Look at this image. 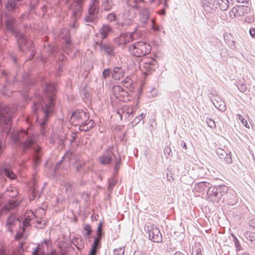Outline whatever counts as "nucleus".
<instances>
[{"mask_svg":"<svg viewBox=\"0 0 255 255\" xmlns=\"http://www.w3.org/2000/svg\"><path fill=\"white\" fill-rule=\"evenodd\" d=\"M56 88L51 83H47L44 89L45 99H38L34 101L32 107V112L37 114L36 120H38L39 113L44 114L43 119L40 123L41 130L40 134L45 136V126L48 120L49 115L52 113L54 106V100L56 96Z\"/></svg>","mask_w":255,"mask_h":255,"instance_id":"1","label":"nucleus"},{"mask_svg":"<svg viewBox=\"0 0 255 255\" xmlns=\"http://www.w3.org/2000/svg\"><path fill=\"white\" fill-rule=\"evenodd\" d=\"M12 141L15 144H21L22 150L25 152L32 147L34 142V135H30L27 131L22 130L17 133H12Z\"/></svg>","mask_w":255,"mask_h":255,"instance_id":"2","label":"nucleus"},{"mask_svg":"<svg viewBox=\"0 0 255 255\" xmlns=\"http://www.w3.org/2000/svg\"><path fill=\"white\" fill-rule=\"evenodd\" d=\"M89 118V114L82 110H77L72 113L70 118V122L74 125H77L81 123L82 125L80 126L79 129L81 130L87 131L92 127H86L90 124L92 120H90L88 123L87 120Z\"/></svg>","mask_w":255,"mask_h":255,"instance_id":"3","label":"nucleus"},{"mask_svg":"<svg viewBox=\"0 0 255 255\" xmlns=\"http://www.w3.org/2000/svg\"><path fill=\"white\" fill-rule=\"evenodd\" d=\"M13 115V111L7 106L0 110V126L3 128L2 132L7 135L11 128V122Z\"/></svg>","mask_w":255,"mask_h":255,"instance_id":"4","label":"nucleus"},{"mask_svg":"<svg viewBox=\"0 0 255 255\" xmlns=\"http://www.w3.org/2000/svg\"><path fill=\"white\" fill-rule=\"evenodd\" d=\"M83 1L84 0H76L71 3L68 4L69 12L71 16V24L69 25V26L71 28L77 29L78 27L76 21L81 16Z\"/></svg>","mask_w":255,"mask_h":255,"instance_id":"5","label":"nucleus"},{"mask_svg":"<svg viewBox=\"0 0 255 255\" xmlns=\"http://www.w3.org/2000/svg\"><path fill=\"white\" fill-rule=\"evenodd\" d=\"M151 47L150 44L143 42L138 41L131 44L129 47V52L132 56L140 57L150 53Z\"/></svg>","mask_w":255,"mask_h":255,"instance_id":"6","label":"nucleus"},{"mask_svg":"<svg viewBox=\"0 0 255 255\" xmlns=\"http://www.w3.org/2000/svg\"><path fill=\"white\" fill-rule=\"evenodd\" d=\"M99 12V1L98 0H92L88 9L89 15L85 18L87 23H95L98 20V15Z\"/></svg>","mask_w":255,"mask_h":255,"instance_id":"7","label":"nucleus"},{"mask_svg":"<svg viewBox=\"0 0 255 255\" xmlns=\"http://www.w3.org/2000/svg\"><path fill=\"white\" fill-rule=\"evenodd\" d=\"M111 92L114 96L120 101L127 102L130 100V94L121 86H113Z\"/></svg>","mask_w":255,"mask_h":255,"instance_id":"8","label":"nucleus"},{"mask_svg":"<svg viewBox=\"0 0 255 255\" xmlns=\"http://www.w3.org/2000/svg\"><path fill=\"white\" fill-rule=\"evenodd\" d=\"M146 232L148 234L150 240L154 243H161L162 242V237L159 229L153 225L146 226L145 227Z\"/></svg>","mask_w":255,"mask_h":255,"instance_id":"9","label":"nucleus"},{"mask_svg":"<svg viewBox=\"0 0 255 255\" xmlns=\"http://www.w3.org/2000/svg\"><path fill=\"white\" fill-rule=\"evenodd\" d=\"M251 9L249 6L244 5H238L234 7L230 11L231 16L240 17L244 15L245 13H251Z\"/></svg>","mask_w":255,"mask_h":255,"instance_id":"10","label":"nucleus"},{"mask_svg":"<svg viewBox=\"0 0 255 255\" xmlns=\"http://www.w3.org/2000/svg\"><path fill=\"white\" fill-rule=\"evenodd\" d=\"M140 64L143 65V68L147 74H150L152 71H154L157 66V62L153 58L147 57L142 59Z\"/></svg>","mask_w":255,"mask_h":255,"instance_id":"11","label":"nucleus"},{"mask_svg":"<svg viewBox=\"0 0 255 255\" xmlns=\"http://www.w3.org/2000/svg\"><path fill=\"white\" fill-rule=\"evenodd\" d=\"M100 50L102 53L112 57L115 56V47L109 42L101 41L99 43Z\"/></svg>","mask_w":255,"mask_h":255,"instance_id":"12","label":"nucleus"},{"mask_svg":"<svg viewBox=\"0 0 255 255\" xmlns=\"http://www.w3.org/2000/svg\"><path fill=\"white\" fill-rule=\"evenodd\" d=\"M238 201V198L236 192L233 189L228 188L227 193H225V196L224 197L222 201L226 202L228 205H234Z\"/></svg>","mask_w":255,"mask_h":255,"instance_id":"13","label":"nucleus"},{"mask_svg":"<svg viewBox=\"0 0 255 255\" xmlns=\"http://www.w3.org/2000/svg\"><path fill=\"white\" fill-rule=\"evenodd\" d=\"M113 148V146L110 147L106 152L99 157V161L101 164L108 165L112 162L113 156L115 157V154L112 151Z\"/></svg>","mask_w":255,"mask_h":255,"instance_id":"14","label":"nucleus"},{"mask_svg":"<svg viewBox=\"0 0 255 255\" xmlns=\"http://www.w3.org/2000/svg\"><path fill=\"white\" fill-rule=\"evenodd\" d=\"M207 200L214 203H218L221 201L217 194V190L215 186H210L206 192Z\"/></svg>","mask_w":255,"mask_h":255,"instance_id":"15","label":"nucleus"},{"mask_svg":"<svg viewBox=\"0 0 255 255\" xmlns=\"http://www.w3.org/2000/svg\"><path fill=\"white\" fill-rule=\"evenodd\" d=\"M205 11L208 13L214 12L218 7L217 0H206L203 5Z\"/></svg>","mask_w":255,"mask_h":255,"instance_id":"16","label":"nucleus"},{"mask_svg":"<svg viewBox=\"0 0 255 255\" xmlns=\"http://www.w3.org/2000/svg\"><path fill=\"white\" fill-rule=\"evenodd\" d=\"M15 36L17 38V44L18 45L19 49L22 52H24V49L23 48V46H26L28 48V46H27L28 44L26 39L24 35L22 34L20 32L18 31L15 34Z\"/></svg>","mask_w":255,"mask_h":255,"instance_id":"17","label":"nucleus"},{"mask_svg":"<svg viewBox=\"0 0 255 255\" xmlns=\"http://www.w3.org/2000/svg\"><path fill=\"white\" fill-rule=\"evenodd\" d=\"M144 0H126L127 4L131 8L139 10L144 6Z\"/></svg>","mask_w":255,"mask_h":255,"instance_id":"18","label":"nucleus"},{"mask_svg":"<svg viewBox=\"0 0 255 255\" xmlns=\"http://www.w3.org/2000/svg\"><path fill=\"white\" fill-rule=\"evenodd\" d=\"M133 112V110L132 107L127 105L123 106L121 109L117 111V114L120 116L121 119L124 116L125 118H128Z\"/></svg>","mask_w":255,"mask_h":255,"instance_id":"19","label":"nucleus"},{"mask_svg":"<svg viewBox=\"0 0 255 255\" xmlns=\"http://www.w3.org/2000/svg\"><path fill=\"white\" fill-rule=\"evenodd\" d=\"M150 14L147 8L142 7L139 12L140 21L143 27H145L148 20L149 19Z\"/></svg>","mask_w":255,"mask_h":255,"instance_id":"20","label":"nucleus"},{"mask_svg":"<svg viewBox=\"0 0 255 255\" xmlns=\"http://www.w3.org/2000/svg\"><path fill=\"white\" fill-rule=\"evenodd\" d=\"M125 69L120 67H115L112 70V78L116 80H119L124 77Z\"/></svg>","mask_w":255,"mask_h":255,"instance_id":"21","label":"nucleus"},{"mask_svg":"<svg viewBox=\"0 0 255 255\" xmlns=\"http://www.w3.org/2000/svg\"><path fill=\"white\" fill-rule=\"evenodd\" d=\"M15 22V18L12 17L5 21V28L7 31L14 35L19 31L14 27Z\"/></svg>","mask_w":255,"mask_h":255,"instance_id":"22","label":"nucleus"},{"mask_svg":"<svg viewBox=\"0 0 255 255\" xmlns=\"http://www.w3.org/2000/svg\"><path fill=\"white\" fill-rule=\"evenodd\" d=\"M30 148H32L34 151V155L33 157V162H34V168H35L36 166L39 164L41 162V159L40 156L38 155L40 151V147L34 144V142H33V145Z\"/></svg>","mask_w":255,"mask_h":255,"instance_id":"23","label":"nucleus"},{"mask_svg":"<svg viewBox=\"0 0 255 255\" xmlns=\"http://www.w3.org/2000/svg\"><path fill=\"white\" fill-rule=\"evenodd\" d=\"M215 186L217 190V194L220 197V200L222 201L224 197L225 196V193H227L228 187L224 184Z\"/></svg>","mask_w":255,"mask_h":255,"instance_id":"24","label":"nucleus"},{"mask_svg":"<svg viewBox=\"0 0 255 255\" xmlns=\"http://www.w3.org/2000/svg\"><path fill=\"white\" fill-rule=\"evenodd\" d=\"M130 32L121 33L119 36V42L121 44H126L132 41Z\"/></svg>","mask_w":255,"mask_h":255,"instance_id":"25","label":"nucleus"},{"mask_svg":"<svg viewBox=\"0 0 255 255\" xmlns=\"http://www.w3.org/2000/svg\"><path fill=\"white\" fill-rule=\"evenodd\" d=\"M15 223V216L13 214L10 215L7 219L5 226L7 230L10 232L12 233V227H13Z\"/></svg>","mask_w":255,"mask_h":255,"instance_id":"26","label":"nucleus"},{"mask_svg":"<svg viewBox=\"0 0 255 255\" xmlns=\"http://www.w3.org/2000/svg\"><path fill=\"white\" fill-rule=\"evenodd\" d=\"M209 183L207 182H200L196 183L194 185V189L198 192H202L205 189L209 188Z\"/></svg>","mask_w":255,"mask_h":255,"instance_id":"27","label":"nucleus"},{"mask_svg":"<svg viewBox=\"0 0 255 255\" xmlns=\"http://www.w3.org/2000/svg\"><path fill=\"white\" fill-rule=\"evenodd\" d=\"M112 27L108 24H104L100 29L99 33L101 35L102 39H105L112 31Z\"/></svg>","mask_w":255,"mask_h":255,"instance_id":"28","label":"nucleus"},{"mask_svg":"<svg viewBox=\"0 0 255 255\" xmlns=\"http://www.w3.org/2000/svg\"><path fill=\"white\" fill-rule=\"evenodd\" d=\"M232 0H217L218 2V5L220 7L222 10H226L229 7L230 4Z\"/></svg>","mask_w":255,"mask_h":255,"instance_id":"29","label":"nucleus"},{"mask_svg":"<svg viewBox=\"0 0 255 255\" xmlns=\"http://www.w3.org/2000/svg\"><path fill=\"white\" fill-rule=\"evenodd\" d=\"M20 0H8L6 5V8L8 11L15 10V8L17 7V2Z\"/></svg>","mask_w":255,"mask_h":255,"instance_id":"30","label":"nucleus"},{"mask_svg":"<svg viewBox=\"0 0 255 255\" xmlns=\"http://www.w3.org/2000/svg\"><path fill=\"white\" fill-rule=\"evenodd\" d=\"M114 5L112 0H103L102 8L105 11H110Z\"/></svg>","mask_w":255,"mask_h":255,"instance_id":"31","label":"nucleus"},{"mask_svg":"<svg viewBox=\"0 0 255 255\" xmlns=\"http://www.w3.org/2000/svg\"><path fill=\"white\" fill-rule=\"evenodd\" d=\"M65 49L67 48L69 51L72 48V42L69 33L65 34Z\"/></svg>","mask_w":255,"mask_h":255,"instance_id":"32","label":"nucleus"},{"mask_svg":"<svg viewBox=\"0 0 255 255\" xmlns=\"http://www.w3.org/2000/svg\"><path fill=\"white\" fill-rule=\"evenodd\" d=\"M122 159L121 157L117 158L116 156L115 157V167H114V175H117L118 173L119 170L120 168V165L121 164Z\"/></svg>","mask_w":255,"mask_h":255,"instance_id":"33","label":"nucleus"},{"mask_svg":"<svg viewBox=\"0 0 255 255\" xmlns=\"http://www.w3.org/2000/svg\"><path fill=\"white\" fill-rule=\"evenodd\" d=\"M64 60V55H61L60 60L58 62L57 64L58 65V68L57 71L56 75L58 76H61L62 75L63 71V65L62 60Z\"/></svg>","mask_w":255,"mask_h":255,"instance_id":"34","label":"nucleus"},{"mask_svg":"<svg viewBox=\"0 0 255 255\" xmlns=\"http://www.w3.org/2000/svg\"><path fill=\"white\" fill-rule=\"evenodd\" d=\"M213 104L215 107L221 111L224 112L226 109L225 104L222 100H220L219 102L217 101L215 102H213Z\"/></svg>","mask_w":255,"mask_h":255,"instance_id":"35","label":"nucleus"},{"mask_svg":"<svg viewBox=\"0 0 255 255\" xmlns=\"http://www.w3.org/2000/svg\"><path fill=\"white\" fill-rule=\"evenodd\" d=\"M237 86L238 89L241 92H245L247 90V87L246 84H245L244 80H240L237 84Z\"/></svg>","mask_w":255,"mask_h":255,"instance_id":"36","label":"nucleus"},{"mask_svg":"<svg viewBox=\"0 0 255 255\" xmlns=\"http://www.w3.org/2000/svg\"><path fill=\"white\" fill-rule=\"evenodd\" d=\"M115 176V175H114L113 177L110 178L108 181V189L110 191L113 190L114 186L118 182L117 179L114 177Z\"/></svg>","mask_w":255,"mask_h":255,"instance_id":"37","label":"nucleus"},{"mask_svg":"<svg viewBox=\"0 0 255 255\" xmlns=\"http://www.w3.org/2000/svg\"><path fill=\"white\" fill-rule=\"evenodd\" d=\"M244 237L251 243L255 241V233L247 231L244 234Z\"/></svg>","mask_w":255,"mask_h":255,"instance_id":"38","label":"nucleus"},{"mask_svg":"<svg viewBox=\"0 0 255 255\" xmlns=\"http://www.w3.org/2000/svg\"><path fill=\"white\" fill-rule=\"evenodd\" d=\"M231 236L232 237V238L233 239V241L234 242L235 246L236 247V252H239L241 250H242V246L240 243L239 241L236 237V236L233 234H231Z\"/></svg>","mask_w":255,"mask_h":255,"instance_id":"39","label":"nucleus"},{"mask_svg":"<svg viewBox=\"0 0 255 255\" xmlns=\"http://www.w3.org/2000/svg\"><path fill=\"white\" fill-rule=\"evenodd\" d=\"M3 173L4 175L8 178L10 179H13L15 178V174L11 170H9L7 168H4L3 170Z\"/></svg>","mask_w":255,"mask_h":255,"instance_id":"40","label":"nucleus"},{"mask_svg":"<svg viewBox=\"0 0 255 255\" xmlns=\"http://www.w3.org/2000/svg\"><path fill=\"white\" fill-rule=\"evenodd\" d=\"M84 231L85 233H83V235L85 236H87L89 237L92 233V229L90 225L86 224L85 225L84 228Z\"/></svg>","mask_w":255,"mask_h":255,"instance_id":"41","label":"nucleus"},{"mask_svg":"<svg viewBox=\"0 0 255 255\" xmlns=\"http://www.w3.org/2000/svg\"><path fill=\"white\" fill-rule=\"evenodd\" d=\"M23 82L28 86L33 84V82L31 81V79H30L29 75L27 73L23 76Z\"/></svg>","mask_w":255,"mask_h":255,"instance_id":"42","label":"nucleus"},{"mask_svg":"<svg viewBox=\"0 0 255 255\" xmlns=\"http://www.w3.org/2000/svg\"><path fill=\"white\" fill-rule=\"evenodd\" d=\"M125 247H122L114 250V255H124Z\"/></svg>","mask_w":255,"mask_h":255,"instance_id":"43","label":"nucleus"},{"mask_svg":"<svg viewBox=\"0 0 255 255\" xmlns=\"http://www.w3.org/2000/svg\"><path fill=\"white\" fill-rule=\"evenodd\" d=\"M117 18V15L114 12H111L108 14L106 17L107 20L110 22L116 21Z\"/></svg>","mask_w":255,"mask_h":255,"instance_id":"44","label":"nucleus"},{"mask_svg":"<svg viewBox=\"0 0 255 255\" xmlns=\"http://www.w3.org/2000/svg\"><path fill=\"white\" fill-rule=\"evenodd\" d=\"M216 153L219 156L220 159L225 158L227 155V153L223 149L218 148L216 150Z\"/></svg>","mask_w":255,"mask_h":255,"instance_id":"45","label":"nucleus"},{"mask_svg":"<svg viewBox=\"0 0 255 255\" xmlns=\"http://www.w3.org/2000/svg\"><path fill=\"white\" fill-rule=\"evenodd\" d=\"M206 123L208 126L212 129L216 128V124L215 121L211 119H207Z\"/></svg>","mask_w":255,"mask_h":255,"instance_id":"46","label":"nucleus"},{"mask_svg":"<svg viewBox=\"0 0 255 255\" xmlns=\"http://www.w3.org/2000/svg\"><path fill=\"white\" fill-rule=\"evenodd\" d=\"M112 74V71L110 69L107 68L105 69L102 73V75L103 78L105 79H107L108 77L110 76L111 74Z\"/></svg>","mask_w":255,"mask_h":255,"instance_id":"47","label":"nucleus"},{"mask_svg":"<svg viewBox=\"0 0 255 255\" xmlns=\"http://www.w3.org/2000/svg\"><path fill=\"white\" fill-rule=\"evenodd\" d=\"M101 240L100 239L95 238L92 247H94L98 249L100 248L101 247Z\"/></svg>","mask_w":255,"mask_h":255,"instance_id":"48","label":"nucleus"},{"mask_svg":"<svg viewBox=\"0 0 255 255\" xmlns=\"http://www.w3.org/2000/svg\"><path fill=\"white\" fill-rule=\"evenodd\" d=\"M254 20L255 19L254 15L251 13L250 15H248L245 17V21L250 23L253 22Z\"/></svg>","mask_w":255,"mask_h":255,"instance_id":"49","label":"nucleus"},{"mask_svg":"<svg viewBox=\"0 0 255 255\" xmlns=\"http://www.w3.org/2000/svg\"><path fill=\"white\" fill-rule=\"evenodd\" d=\"M57 246L61 250L60 255H64L63 247H64V242L63 240L59 241L57 243Z\"/></svg>","mask_w":255,"mask_h":255,"instance_id":"50","label":"nucleus"},{"mask_svg":"<svg viewBox=\"0 0 255 255\" xmlns=\"http://www.w3.org/2000/svg\"><path fill=\"white\" fill-rule=\"evenodd\" d=\"M130 33V35H131V37L132 38V41L136 39L140 36V34L139 33L137 32V31L136 30H134L133 32H131Z\"/></svg>","mask_w":255,"mask_h":255,"instance_id":"51","label":"nucleus"},{"mask_svg":"<svg viewBox=\"0 0 255 255\" xmlns=\"http://www.w3.org/2000/svg\"><path fill=\"white\" fill-rule=\"evenodd\" d=\"M143 118V114L141 113L137 116L133 121L135 124H137Z\"/></svg>","mask_w":255,"mask_h":255,"instance_id":"52","label":"nucleus"},{"mask_svg":"<svg viewBox=\"0 0 255 255\" xmlns=\"http://www.w3.org/2000/svg\"><path fill=\"white\" fill-rule=\"evenodd\" d=\"M248 224L251 228L255 229V218H251L249 221Z\"/></svg>","mask_w":255,"mask_h":255,"instance_id":"53","label":"nucleus"},{"mask_svg":"<svg viewBox=\"0 0 255 255\" xmlns=\"http://www.w3.org/2000/svg\"><path fill=\"white\" fill-rule=\"evenodd\" d=\"M237 116H238V119L242 122V124L245 127H247V126L248 125L247 121L244 119L243 117L241 115H240V114H238Z\"/></svg>","mask_w":255,"mask_h":255,"instance_id":"54","label":"nucleus"},{"mask_svg":"<svg viewBox=\"0 0 255 255\" xmlns=\"http://www.w3.org/2000/svg\"><path fill=\"white\" fill-rule=\"evenodd\" d=\"M223 159H224L225 161L228 164H230L232 162V159L230 154H227V155H226L225 158H223Z\"/></svg>","mask_w":255,"mask_h":255,"instance_id":"55","label":"nucleus"},{"mask_svg":"<svg viewBox=\"0 0 255 255\" xmlns=\"http://www.w3.org/2000/svg\"><path fill=\"white\" fill-rule=\"evenodd\" d=\"M98 248H95L94 247H91V250L89 252V255H96L97 253Z\"/></svg>","mask_w":255,"mask_h":255,"instance_id":"56","label":"nucleus"},{"mask_svg":"<svg viewBox=\"0 0 255 255\" xmlns=\"http://www.w3.org/2000/svg\"><path fill=\"white\" fill-rule=\"evenodd\" d=\"M104 234V233L102 231V230H98L97 229L96 231L97 237L96 238L101 239Z\"/></svg>","mask_w":255,"mask_h":255,"instance_id":"57","label":"nucleus"},{"mask_svg":"<svg viewBox=\"0 0 255 255\" xmlns=\"http://www.w3.org/2000/svg\"><path fill=\"white\" fill-rule=\"evenodd\" d=\"M226 43L229 45V46L232 49H234L235 48L236 44L234 41L233 40H228V41H226Z\"/></svg>","mask_w":255,"mask_h":255,"instance_id":"58","label":"nucleus"},{"mask_svg":"<svg viewBox=\"0 0 255 255\" xmlns=\"http://www.w3.org/2000/svg\"><path fill=\"white\" fill-rule=\"evenodd\" d=\"M133 255H146V253L144 251L137 250L134 252Z\"/></svg>","mask_w":255,"mask_h":255,"instance_id":"59","label":"nucleus"},{"mask_svg":"<svg viewBox=\"0 0 255 255\" xmlns=\"http://www.w3.org/2000/svg\"><path fill=\"white\" fill-rule=\"evenodd\" d=\"M9 208H8L6 206L0 207V216L3 214L4 212H7L9 210Z\"/></svg>","mask_w":255,"mask_h":255,"instance_id":"60","label":"nucleus"},{"mask_svg":"<svg viewBox=\"0 0 255 255\" xmlns=\"http://www.w3.org/2000/svg\"><path fill=\"white\" fill-rule=\"evenodd\" d=\"M152 21V29L155 31H158L159 30V27L154 23L153 20H151Z\"/></svg>","mask_w":255,"mask_h":255,"instance_id":"61","label":"nucleus"},{"mask_svg":"<svg viewBox=\"0 0 255 255\" xmlns=\"http://www.w3.org/2000/svg\"><path fill=\"white\" fill-rule=\"evenodd\" d=\"M171 152V150L170 147H167L165 148V149H164V154H165L166 156H169Z\"/></svg>","mask_w":255,"mask_h":255,"instance_id":"62","label":"nucleus"},{"mask_svg":"<svg viewBox=\"0 0 255 255\" xmlns=\"http://www.w3.org/2000/svg\"><path fill=\"white\" fill-rule=\"evenodd\" d=\"M76 138V133H74V132H72L71 138L69 139L70 142L72 143L73 142H74Z\"/></svg>","mask_w":255,"mask_h":255,"instance_id":"63","label":"nucleus"},{"mask_svg":"<svg viewBox=\"0 0 255 255\" xmlns=\"http://www.w3.org/2000/svg\"><path fill=\"white\" fill-rule=\"evenodd\" d=\"M250 34L254 38H255V28H251L250 29Z\"/></svg>","mask_w":255,"mask_h":255,"instance_id":"64","label":"nucleus"}]
</instances>
